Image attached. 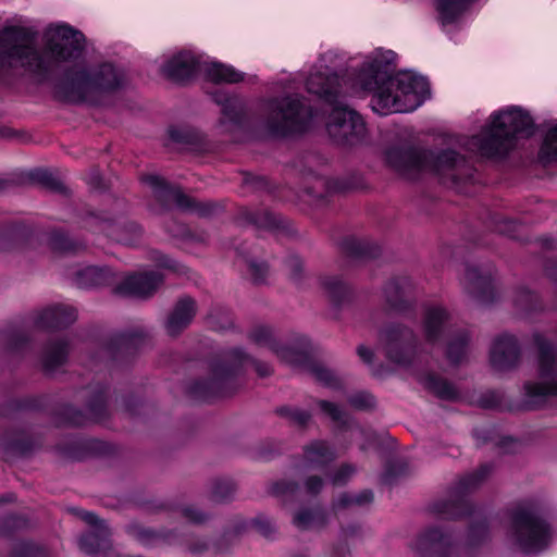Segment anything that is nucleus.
Segmentation results:
<instances>
[{"mask_svg": "<svg viewBox=\"0 0 557 557\" xmlns=\"http://www.w3.org/2000/svg\"><path fill=\"white\" fill-rule=\"evenodd\" d=\"M393 73L394 66L387 57H369L354 83L355 88L372 94L371 107L382 115L413 111L430 94L424 77L410 72Z\"/></svg>", "mask_w": 557, "mask_h": 557, "instance_id": "nucleus-1", "label": "nucleus"}, {"mask_svg": "<svg viewBox=\"0 0 557 557\" xmlns=\"http://www.w3.org/2000/svg\"><path fill=\"white\" fill-rule=\"evenodd\" d=\"M123 83L122 74L109 63L92 72L71 71L57 84L55 97L66 102L98 103L103 94L117 89Z\"/></svg>", "mask_w": 557, "mask_h": 557, "instance_id": "nucleus-2", "label": "nucleus"}, {"mask_svg": "<svg viewBox=\"0 0 557 557\" xmlns=\"http://www.w3.org/2000/svg\"><path fill=\"white\" fill-rule=\"evenodd\" d=\"M509 537L523 553H539L552 540V528L543 516L537 500H523L509 511Z\"/></svg>", "mask_w": 557, "mask_h": 557, "instance_id": "nucleus-3", "label": "nucleus"}, {"mask_svg": "<svg viewBox=\"0 0 557 557\" xmlns=\"http://www.w3.org/2000/svg\"><path fill=\"white\" fill-rule=\"evenodd\" d=\"M534 131V122L530 114L521 108L511 107L492 116L491 124L475 137V145L484 156H496L507 152L516 136H530Z\"/></svg>", "mask_w": 557, "mask_h": 557, "instance_id": "nucleus-4", "label": "nucleus"}, {"mask_svg": "<svg viewBox=\"0 0 557 557\" xmlns=\"http://www.w3.org/2000/svg\"><path fill=\"white\" fill-rule=\"evenodd\" d=\"M15 67L37 74L52 70L36 50L34 35L26 28L12 26L0 33V71Z\"/></svg>", "mask_w": 557, "mask_h": 557, "instance_id": "nucleus-5", "label": "nucleus"}, {"mask_svg": "<svg viewBox=\"0 0 557 557\" xmlns=\"http://www.w3.org/2000/svg\"><path fill=\"white\" fill-rule=\"evenodd\" d=\"M311 117V109L297 96L273 99L267 106L264 132L275 137L301 133Z\"/></svg>", "mask_w": 557, "mask_h": 557, "instance_id": "nucleus-6", "label": "nucleus"}, {"mask_svg": "<svg viewBox=\"0 0 557 557\" xmlns=\"http://www.w3.org/2000/svg\"><path fill=\"white\" fill-rule=\"evenodd\" d=\"M539 348L537 382L524 385L527 401L531 407L542 405L547 397H557V354L553 346L541 335H535Z\"/></svg>", "mask_w": 557, "mask_h": 557, "instance_id": "nucleus-7", "label": "nucleus"}, {"mask_svg": "<svg viewBox=\"0 0 557 557\" xmlns=\"http://www.w3.org/2000/svg\"><path fill=\"white\" fill-rule=\"evenodd\" d=\"M251 362L258 375L261 377L269 376L272 369L269 364L250 359L240 349H232L226 357V364L215 363L212 367V377L209 382H196L190 392L198 397H207L212 394L220 393L223 383L234 373L235 368Z\"/></svg>", "mask_w": 557, "mask_h": 557, "instance_id": "nucleus-8", "label": "nucleus"}, {"mask_svg": "<svg viewBox=\"0 0 557 557\" xmlns=\"http://www.w3.org/2000/svg\"><path fill=\"white\" fill-rule=\"evenodd\" d=\"M326 127L334 143L342 146H354L361 143L367 133L362 117L346 107L334 108Z\"/></svg>", "mask_w": 557, "mask_h": 557, "instance_id": "nucleus-9", "label": "nucleus"}, {"mask_svg": "<svg viewBox=\"0 0 557 557\" xmlns=\"http://www.w3.org/2000/svg\"><path fill=\"white\" fill-rule=\"evenodd\" d=\"M380 345L389 361L406 366L414 356L417 338L412 330L400 324H393L381 332Z\"/></svg>", "mask_w": 557, "mask_h": 557, "instance_id": "nucleus-10", "label": "nucleus"}, {"mask_svg": "<svg viewBox=\"0 0 557 557\" xmlns=\"http://www.w3.org/2000/svg\"><path fill=\"white\" fill-rule=\"evenodd\" d=\"M418 557H459L460 548L453 534L442 528H428L411 544Z\"/></svg>", "mask_w": 557, "mask_h": 557, "instance_id": "nucleus-11", "label": "nucleus"}, {"mask_svg": "<svg viewBox=\"0 0 557 557\" xmlns=\"http://www.w3.org/2000/svg\"><path fill=\"white\" fill-rule=\"evenodd\" d=\"M46 36L47 51L57 62L75 59L85 48L83 33L67 25L50 27Z\"/></svg>", "mask_w": 557, "mask_h": 557, "instance_id": "nucleus-12", "label": "nucleus"}, {"mask_svg": "<svg viewBox=\"0 0 557 557\" xmlns=\"http://www.w3.org/2000/svg\"><path fill=\"white\" fill-rule=\"evenodd\" d=\"M143 181L151 187L154 198L163 208H170L172 205H176L183 210H194L200 215H208L215 207L212 203L197 202L184 195L178 188L168 185L160 176L147 175Z\"/></svg>", "mask_w": 557, "mask_h": 557, "instance_id": "nucleus-13", "label": "nucleus"}, {"mask_svg": "<svg viewBox=\"0 0 557 557\" xmlns=\"http://www.w3.org/2000/svg\"><path fill=\"white\" fill-rule=\"evenodd\" d=\"M85 226L92 232L104 233L108 237L125 245L134 244L141 235V228L135 222L95 214H90L85 220Z\"/></svg>", "mask_w": 557, "mask_h": 557, "instance_id": "nucleus-14", "label": "nucleus"}, {"mask_svg": "<svg viewBox=\"0 0 557 557\" xmlns=\"http://www.w3.org/2000/svg\"><path fill=\"white\" fill-rule=\"evenodd\" d=\"M428 158L419 150L406 147H392L386 151V162L400 175L413 178L418 172L426 168Z\"/></svg>", "mask_w": 557, "mask_h": 557, "instance_id": "nucleus-15", "label": "nucleus"}, {"mask_svg": "<svg viewBox=\"0 0 557 557\" xmlns=\"http://www.w3.org/2000/svg\"><path fill=\"white\" fill-rule=\"evenodd\" d=\"M520 361V346L510 334L497 336L490 350V362L494 370L506 372L515 369Z\"/></svg>", "mask_w": 557, "mask_h": 557, "instance_id": "nucleus-16", "label": "nucleus"}, {"mask_svg": "<svg viewBox=\"0 0 557 557\" xmlns=\"http://www.w3.org/2000/svg\"><path fill=\"white\" fill-rule=\"evenodd\" d=\"M163 276L158 272L134 273L127 276L116 288L122 296L147 298L162 284Z\"/></svg>", "mask_w": 557, "mask_h": 557, "instance_id": "nucleus-17", "label": "nucleus"}, {"mask_svg": "<svg viewBox=\"0 0 557 557\" xmlns=\"http://www.w3.org/2000/svg\"><path fill=\"white\" fill-rule=\"evenodd\" d=\"M250 339L259 346H267L284 362L293 366H299L307 360L304 351L289 348L278 347L273 338L272 331L267 326H258L250 333Z\"/></svg>", "mask_w": 557, "mask_h": 557, "instance_id": "nucleus-18", "label": "nucleus"}, {"mask_svg": "<svg viewBox=\"0 0 557 557\" xmlns=\"http://www.w3.org/2000/svg\"><path fill=\"white\" fill-rule=\"evenodd\" d=\"M197 311L196 301L190 297H182L169 313L165 329L171 336L178 335L193 321Z\"/></svg>", "mask_w": 557, "mask_h": 557, "instance_id": "nucleus-19", "label": "nucleus"}, {"mask_svg": "<svg viewBox=\"0 0 557 557\" xmlns=\"http://www.w3.org/2000/svg\"><path fill=\"white\" fill-rule=\"evenodd\" d=\"M465 288L480 302L487 304L494 299V287L491 274H483L475 267L467 268Z\"/></svg>", "mask_w": 557, "mask_h": 557, "instance_id": "nucleus-20", "label": "nucleus"}, {"mask_svg": "<svg viewBox=\"0 0 557 557\" xmlns=\"http://www.w3.org/2000/svg\"><path fill=\"white\" fill-rule=\"evenodd\" d=\"M198 65V61L190 52H181L165 62L162 73L173 82L183 83L195 74Z\"/></svg>", "mask_w": 557, "mask_h": 557, "instance_id": "nucleus-21", "label": "nucleus"}, {"mask_svg": "<svg viewBox=\"0 0 557 557\" xmlns=\"http://www.w3.org/2000/svg\"><path fill=\"white\" fill-rule=\"evenodd\" d=\"M435 171L444 177L458 183L466 174L468 169L463 157L454 150H444L434 159Z\"/></svg>", "mask_w": 557, "mask_h": 557, "instance_id": "nucleus-22", "label": "nucleus"}, {"mask_svg": "<svg viewBox=\"0 0 557 557\" xmlns=\"http://www.w3.org/2000/svg\"><path fill=\"white\" fill-rule=\"evenodd\" d=\"M76 310L70 306L55 305L42 310L36 323L44 329L65 327L75 322Z\"/></svg>", "mask_w": 557, "mask_h": 557, "instance_id": "nucleus-23", "label": "nucleus"}, {"mask_svg": "<svg viewBox=\"0 0 557 557\" xmlns=\"http://www.w3.org/2000/svg\"><path fill=\"white\" fill-rule=\"evenodd\" d=\"M307 89L309 92L324 98L327 102L334 103L339 94L338 77L322 72L313 73L307 79Z\"/></svg>", "mask_w": 557, "mask_h": 557, "instance_id": "nucleus-24", "label": "nucleus"}, {"mask_svg": "<svg viewBox=\"0 0 557 557\" xmlns=\"http://www.w3.org/2000/svg\"><path fill=\"white\" fill-rule=\"evenodd\" d=\"M449 314L441 307L426 310L424 317V336L429 343H437L448 327Z\"/></svg>", "mask_w": 557, "mask_h": 557, "instance_id": "nucleus-25", "label": "nucleus"}, {"mask_svg": "<svg viewBox=\"0 0 557 557\" xmlns=\"http://www.w3.org/2000/svg\"><path fill=\"white\" fill-rule=\"evenodd\" d=\"M335 457L334 450L323 441H314L304 449V462L310 469L323 468Z\"/></svg>", "mask_w": 557, "mask_h": 557, "instance_id": "nucleus-26", "label": "nucleus"}, {"mask_svg": "<svg viewBox=\"0 0 557 557\" xmlns=\"http://www.w3.org/2000/svg\"><path fill=\"white\" fill-rule=\"evenodd\" d=\"M109 535L108 528H99L88 532L79 539V548L87 555L98 557L101 553L111 548Z\"/></svg>", "mask_w": 557, "mask_h": 557, "instance_id": "nucleus-27", "label": "nucleus"}, {"mask_svg": "<svg viewBox=\"0 0 557 557\" xmlns=\"http://www.w3.org/2000/svg\"><path fill=\"white\" fill-rule=\"evenodd\" d=\"M412 290V283L407 277H396L391 280L385 288L384 294L386 301L395 309H401L408 301V296Z\"/></svg>", "mask_w": 557, "mask_h": 557, "instance_id": "nucleus-28", "label": "nucleus"}, {"mask_svg": "<svg viewBox=\"0 0 557 557\" xmlns=\"http://www.w3.org/2000/svg\"><path fill=\"white\" fill-rule=\"evenodd\" d=\"M107 417V407L103 393H98L88 404V417L75 409L67 410L69 422L74 425H83L87 420L102 421Z\"/></svg>", "mask_w": 557, "mask_h": 557, "instance_id": "nucleus-29", "label": "nucleus"}, {"mask_svg": "<svg viewBox=\"0 0 557 557\" xmlns=\"http://www.w3.org/2000/svg\"><path fill=\"white\" fill-rule=\"evenodd\" d=\"M111 282V272L97 267H87L76 274V284L82 288L104 286Z\"/></svg>", "mask_w": 557, "mask_h": 557, "instance_id": "nucleus-30", "label": "nucleus"}, {"mask_svg": "<svg viewBox=\"0 0 557 557\" xmlns=\"http://www.w3.org/2000/svg\"><path fill=\"white\" fill-rule=\"evenodd\" d=\"M421 384L431 393L442 399L454 400L459 394L454 385L434 374H424L420 377Z\"/></svg>", "mask_w": 557, "mask_h": 557, "instance_id": "nucleus-31", "label": "nucleus"}, {"mask_svg": "<svg viewBox=\"0 0 557 557\" xmlns=\"http://www.w3.org/2000/svg\"><path fill=\"white\" fill-rule=\"evenodd\" d=\"M67 351L69 348L65 341H58L49 344L42 356V366L45 370L52 372L63 364L66 360Z\"/></svg>", "mask_w": 557, "mask_h": 557, "instance_id": "nucleus-32", "label": "nucleus"}, {"mask_svg": "<svg viewBox=\"0 0 557 557\" xmlns=\"http://www.w3.org/2000/svg\"><path fill=\"white\" fill-rule=\"evenodd\" d=\"M475 0H437V11L444 24L453 23L462 15Z\"/></svg>", "mask_w": 557, "mask_h": 557, "instance_id": "nucleus-33", "label": "nucleus"}, {"mask_svg": "<svg viewBox=\"0 0 557 557\" xmlns=\"http://www.w3.org/2000/svg\"><path fill=\"white\" fill-rule=\"evenodd\" d=\"M206 74L214 83L234 84L244 79V74L234 67L215 62L206 67Z\"/></svg>", "mask_w": 557, "mask_h": 557, "instance_id": "nucleus-34", "label": "nucleus"}, {"mask_svg": "<svg viewBox=\"0 0 557 557\" xmlns=\"http://www.w3.org/2000/svg\"><path fill=\"white\" fill-rule=\"evenodd\" d=\"M341 249L343 252L351 257L373 258L379 253V247L355 237L345 238L341 243Z\"/></svg>", "mask_w": 557, "mask_h": 557, "instance_id": "nucleus-35", "label": "nucleus"}, {"mask_svg": "<svg viewBox=\"0 0 557 557\" xmlns=\"http://www.w3.org/2000/svg\"><path fill=\"white\" fill-rule=\"evenodd\" d=\"M294 524L300 530L320 528L325 524L326 517L321 509H301L293 518Z\"/></svg>", "mask_w": 557, "mask_h": 557, "instance_id": "nucleus-36", "label": "nucleus"}, {"mask_svg": "<svg viewBox=\"0 0 557 557\" xmlns=\"http://www.w3.org/2000/svg\"><path fill=\"white\" fill-rule=\"evenodd\" d=\"M469 335L466 331H459L451 336L447 344V358L453 363H459L467 356Z\"/></svg>", "mask_w": 557, "mask_h": 557, "instance_id": "nucleus-37", "label": "nucleus"}, {"mask_svg": "<svg viewBox=\"0 0 557 557\" xmlns=\"http://www.w3.org/2000/svg\"><path fill=\"white\" fill-rule=\"evenodd\" d=\"M244 218L247 222L261 228L274 230L282 226L281 219L270 211H244Z\"/></svg>", "mask_w": 557, "mask_h": 557, "instance_id": "nucleus-38", "label": "nucleus"}, {"mask_svg": "<svg viewBox=\"0 0 557 557\" xmlns=\"http://www.w3.org/2000/svg\"><path fill=\"white\" fill-rule=\"evenodd\" d=\"M321 286L335 302H341L349 295V287L336 276L323 277L321 280Z\"/></svg>", "mask_w": 557, "mask_h": 557, "instance_id": "nucleus-39", "label": "nucleus"}, {"mask_svg": "<svg viewBox=\"0 0 557 557\" xmlns=\"http://www.w3.org/2000/svg\"><path fill=\"white\" fill-rule=\"evenodd\" d=\"M216 102L221 106V111L223 114L222 122H224V120L235 123L239 121L244 110V106L238 98L223 97L221 99L218 98Z\"/></svg>", "mask_w": 557, "mask_h": 557, "instance_id": "nucleus-40", "label": "nucleus"}, {"mask_svg": "<svg viewBox=\"0 0 557 557\" xmlns=\"http://www.w3.org/2000/svg\"><path fill=\"white\" fill-rule=\"evenodd\" d=\"M307 369H308V372L318 382H320L329 387H333V388H337L341 386L339 379L330 369L325 368L324 366L317 363V362H312V363L308 364Z\"/></svg>", "mask_w": 557, "mask_h": 557, "instance_id": "nucleus-41", "label": "nucleus"}, {"mask_svg": "<svg viewBox=\"0 0 557 557\" xmlns=\"http://www.w3.org/2000/svg\"><path fill=\"white\" fill-rule=\"evenodd\" d=\"M51 246L54 250L65 253H76L85 248L83 243L77 242L63 233H55L52 235Z\"/></svg>", "mask_w": 557, "mask_h": 557, "instance_id": "nucleus-42", "label": "nucleus"}, {"mask_svg": "<svg viewBox=\"0 0 557 557\" xmlns=\"http://www.w3.org/2000/svg\"><path fill=\"white\" fill-rule=\"evenodd\" d=\"M250 280L255 284H264L270 274L269 265L264 261L244 257Z\"/></svg>", "mask_w": 557, "mask_h": 557, "instance_id": "nucleus-43", "label": "nucleus"}, {"mask_svg": "<svg viewBox=\"0 0 557 557\" xmlns=\"http://www.w3.org/2000/svg\"><path fill=\"white\" fill-rule=\"evenodd\" d=\"M128 531L139 543L146 546H152L166 540V535L153 532L138 524L129 525Z\"/></svg>", "mask_w": 557, "mask_h": 557, "instance_id": "nucleus-44", "label": "nucleus"}, {"mask_svg": "<svg viewBox=\"0 0 557 557\" xmlns=\"http://www.w3.org/2000/svg\"><path fill=\"white\" fill-rule=\"evenodd\" d=\"M9 557H50V555L46 549L34 543L18 541L13 544Z\"/></svg>", "mask_w": 557, "mask_h": 557, "instance_id": "nucleus-45", "label": "nucleus"}, {"mask_svg": "<svg viewBox=\"0 0 557 557\" xmlns=\"http://www.w3.org/2000/svg\"><path fill=\"white\" fill-rule=\"evenodd\" d=\"M236 491V486L232 480L219 479L212 484L211 498L214 502H225L231 499Z\"/></svg>", "mask_w": 557, "mask_h": 557, "instance_id": "nucleus-46", "label": "nucleus"}, {"mask_svg": "<svg viewBox=\"0 0 557 557\" xmlns=\"http://www.w3.org/2000/svg\"><path fill=\"white\" fill-rule=\"evenodd\" d=\"M318 405L321 411L329 416L332 421L336 422L337 424L346 425L349 423L350 418L348 413L336 404L327 400H319Z\"/></svg>", "mask_w": 557, "mask_h": 557, "instance_id": "nucleus-47", "label": "nucleus"}, {"mask_svg": "<svg viewBox=\"0 0 557 557\" xmlns=\"http://www.w3.org/2000/svg\"><path fill=\"white\" fill-rule=\"evenodd\" d=\"M276 412L286 419H288L294 425L304 428L310 421V413L297 408L281 407Z\"/></svg>", "mask_w": 557, "mask_h": 557, "instance_id": "nucleus-48", "label": "nucleus"}, {"mask_svg": "<svg viewBox=\"0 0 557 557\" xmlns=\"http://www.w3.org/2000/svg\"><path fill=\"white\" fill-rule=\"evenodd\" d=\"M207 321L214 330H226L232 326V319L223 308H213L208 314Z\"/></svg>", "mask_w": 557, "mask_h": 557, "instance_id": "nucleus-49", "label": "nucleus"}, {"mask_svg": "<svg viewBox=\"0 0 557 557\" xmlns=\"http://www.w3.org/2000/svg\"><path fill=\"white\" fill-rule=\"evenodd\" d=\"M492 472L488 465L482 466L476 472L469 474L461 481V487L465 491L476 488Z\"/></svg>", "mask_w": 557, "mask_h": 557, "instance_id": "nucleus-50", "label": "nucleus"}, {"mask_svg": "<svg viewBox=\"0 0 557 557\" xmlns=\"http://www.w3.org/2000/svg\"><path fill=\"white\" fill-rule=\"evenodd\" d=\"M541 158L547 161L557 159V125L546 134L543 147L541 148Z\"/></svg>", "mask_w": 557, "mask_h": 557, "instance_id": "nucleus-51", "label": "nucleus"}, {"mask_svg": "<svg viewBox=\"0 0 557 557\" xmlns=\"http://www.w3.org/2000/svg\"><path fill=\"white\" fill-rule=\"evenodd\" d=\"M285 267L289 278L296 284L300 283L305 276L302 260L296 255H290L285 261Z\"/></svg>", "mask_w": 557, "mask_h": 557, "instance_id": "nucleus-52", "label": "nucleus"}, {"mask_svg": "<svg viewBox=\"0 0 557 557\" xmlns=\"http://www.w3.org/2000/svg\"><path fill=\"white\" fill-rule=\"evenodd\" d=\"M298 485L294 481L289 480H281L274 482L271 487L270 492L272 495L276 497H289L294 496L296 492L298 491Z\"/></svg>", "mask_w": 557, "mask_h": 557, "instance_id": "nucleus-53", "label": "nucleus"}, {"mask_svg": "<svg viewBox=\"0 0 557 557\" xmlns=\"http://www.w3.org/2000/svg\"><path fill=\"white\" fill-rule=\"evenodd\" d=\"M348 403L356 409L366 410L375 406L374 397L367 392H358L348 398Z\"/></svg>", "mask_w": 557, "mask_h": 557, "instance_id": "nucleus-54", "label": "nucleus"}, {"mask_svg": "<svg viewBox=\"0 0 557 557\" xmlns=\"http://www.w3.org/2000/svg\"><path fill=\"white\" fill-rule=\"evenodd\" d=\"M182 515L189 522L196 523V524L205 523L208 520V515L200 511L198 508H196L194 506L184 507L182 509Z\"/></svg>", "mask_w": 557, "mask_h": 557, "instance_id": "nucleus-55", "label": "nucleus"}, {"mask_svg": "<svg viewBox=\"0 0 557 557\" xmlns=\"http://www.w3.org/2000/svg\"><path fill=\"white\" fill-rule=\"evenodd\" d=\"M536 300V296L532 294L528 289H522L519 292L517 298H516V305L524 311H529L533 308V304Z\"/></svg>", "mask_w": 557, "mask_h": 557, "instance_id": "nucleus-56", "label": "nucleus"}, {"mask_svg": "<svg viewBox=\"0 0 557 557\" xmlns=\"http://www.w3.org/2000/svg\"><path fill=\"white\" fill-rule=\"evenodd\" d=\"M253 525L260 532L263 536H271L275 532V527L273 522L264 517V516H258L253 520Z\"/></svg>", "mask_w": 557, "mask_h": 557, "instance_id": "nucleus-57", "label": "nucleus"}, {"mask_svg": "<svg viewBox=\"0 0 557 557\" xmlns=\"http://www.w3.org/2000/svg\"><path fill=\"white\" fill-rule=\"evenodd\" d=\"M146 333L138 330L132 333H123L116 336L115 342L117 346L128 347L136 343L137 339H143Z\"/></svg>", "mask_w": 557, "mask_h": 557, "instance_id": "nucleus-58", "label": "nucleus"}, {"mask_svg": "<svg viewBox=\"0 0 557 557\" xmlns=\"http://www.w3.org/2000/svg\"><path fill=\"white\" fill-rule=\"evenodd\" d=\"M355 472V469L349 465L342 466L333 475L332 482L334 485L344 484Z\"/></svg>", "mask_w": 557, "mask_h": 557, "instance_id": "nucleus-59", "label": "nucleus"}, {"mask_svg": "<svg viewBox=\"0 0 557 557\" xmlns=\"http://www.w3.org/2000/svg\"><path fill=\"white\" fill-rule=\"evenodd\" d=\"M323 486V481L318 475L308 476L305 481L304 488L308 495H317Z\"/></svg>", "mask_w": 557, "mask_h": 557, "instance_id": "nucleus-60", "label": "nucleus"}, {"mask_svg": "<svg viewBox=\"0 0 557 557\" xmlns=\"http://www.w3.org/2000/svg\"><path fill=\"white\" fill-rule=\"evenodd\" d=\"M33 177L38 181L39 183L44 184L45 186L52 188V189H59L61 184L57 182L50 173L47 171H37Z\"/></svg>", "mask_w": 557, "mask_h": 557, "instance_id": "nucleus-61", "label": "nucleus"}, {"mask_svg": "<svg viewBox=\"0 0 557 557\" xmlns=\"http://www.w3.org/2000/svg\"><path fill=\"white\" fill-rule=\"evenodd\" d=\"M187 549L193 555H201L209 549V543L202 539H191L187 543Z\"/></svg>", "mask_w": 557, "mask_h": 557, "instance_id": "nucleus-62", "label": "nucleus"}, {"mask_svg": "<svg viewBox=\"0 0 557 557\" xmlns=\"http://www.w3.org/2000/svg\"><path fill=\"white\" fill-rule=\"evenodd\" d=\"M487 534V529L485 523H479L470 529L469 537L471 542H478L479 540H483Z\"/></svg>", "mask_w": 557, "mask_h": 557, "instance_id": "nucleus-63", "label": "nucleus"}, {"mask_svg": "<svg viewBox=\"0 0 557 557\" xmlns=\"http://www.w3.org/2000/svg\"><path fill=\"white\" fill-rule=\"evenodd\" d=\"M373 500V493L370 490H366L360 492L359 494L354 495L355 506H364L371 504Z\"/></svg>", "mask_w": 557, "mask_h": 557, "instance_id": "nucleus-64", "label": "nucleus"}]
</instances>
